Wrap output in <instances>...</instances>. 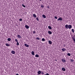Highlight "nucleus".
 Here are the masks:
<instances>
[{
	"instance_id": "1",
	"label": "nucleus",
	"mask_w": 75,
	"mask_h": 75,
	"mask_svg": "<svg viewBox=\"0 0 75 75\" xmlns=\"http://www.w3.org/2000/svg\"><path fill=\"white\" fill-rule=\"evenodd\" d=\"M57 21H61V20H62V18L61 17H59L58 19L57 20Z\"/></svg>"
},
{
	"instance_id": "2",
	"label": "nucleus",
	"mask_w": 75,
	"mask_h": 75,
	"mask_svg": "<svg viewBox=\"0 0 75 75\" xmlns=\"http://www.w3.org/2000/svg\"><path fill=\"white\" fill-rule=\"evenodd\" d=\"M68 28H69V29H71V28H72V26H71V25H69L68 26Z\"/></svg>"
},
{
	"instance_id": "3",
	"label": "nucleus",
	"mask_w": 75,
	"mask_h": 75,
	"mask_svg": "<svg viewBox=\"0 0 75 75\" xmlns=\"http://www.w3.org/2000/svg\"><path fill=\"white\" fill-rule=\"evenodd\" d=\"M25 28L26 29H28L30 27L29 26H28L27 25H25Z\"/></svg>"
},
{
	"instance_id": "4",
	"label": "nucleus",
	"mask_w": 75,
	"mask_h": 75,
	"mask_svg": "<svg viewBox=\"0 0 75 75\" xmlns=\"http://www.w3.org/2000/svg\"><path fill=\"white\" fill-rule=\"evenodd\" d=\"M73 40L74 41V43H75V36H74L72 37Z\"/></svg>"
},
{
	"instance_id": "5",
	"label": "nucleus",
	"mask_w": 75,
	"mask_h": 75,
	"mask_svg": "<svg viewBox=\"0 0 75 75\" xmlns=\"http://www.w3.org/2000/svg\"><path fill=\"white\" fill-rule=\"evenodd\" d=\"M17 37H18V38H21V37L20 35H17Z\"/></svg>"
},
{
	"instance_id": "6",
	"label": "nucleus",
	"mask_w": 75,
	"mask_h": 75,
	"mask_svg": "<svg viewBox=\"0 0 75 75\" xmlns=\"http://www.w3.org/2000/svg\"><path fill=\"white\" fill-rule=\"evenodd\" d=\"M68 25L67 24L65 25V27L67 29H68Z\"/></svg>"
},
{
	"instance_id": "7",
	"label": "nucleus",
	"mask_w": 75,
	"mask_h": 75,
	"mask_svg": "<svg viewBox=\"0 0 75 75\" xmlns=\"http://www.w3.org/2000/svg\"><path fill=\"white\" fill-rule=\"evenodd\" d=\"M6 45L7 47H9V46H10V44L8 43H6Z\"/></svg>"
},
{
	"instance_id": "8",
	"label": "nucleus",
	"mask_w": 75,
	"mask_h": 75,
	"mask_svg": "<svg viewBox=\"0 0 75 75\" xmlns=\"http://www.w3.org/2000/svg\"><path fill=\"white\" fill-rule=\"evenodd\" d=\"M25 45L26 47H29V45H28L27 44H25Z\"/></svg>"
},
{
	"instance_id": "9",
	"label": "nucleus",
	"mask_w": 75,
	"mask_h": 75,
	"mask_svg": "<svg viewBox=\"0 0 75 75\" xmlns=\"http://www.w3.org/2000/svg\"><path fill=\"white\" fill-rule=\"evenodd\" d=\"M11 53L12 54H15V51L13 50L12 51Z\"/></svg>"
},
{
	"instance_id": "10",
	"label": "nucleus",
	"mask_w": 75,
	"mask_h": 75,
	"mask_svg": "<svg viewBox=\"0 0 75 75\" xmlns=\"http://www.w3.org/2000/svg\"><path fill=\"white\" fill-rule=\"evenodd\" d=\"M62 61L63 62H66L65 60L64 59H62Z\"/></svg>"
},
{
	"instance_id": "11",
	"label": "nucleus",
	"mask_w": 75,
	"mask_h": 75,
	"mask_svg": "<svg viewBox=\"0 0 75 75\" xmlns=\"http://www.w3.org/2000/svg\"><path fill=\"white\" fill-rule=\"evenodd\" d=\"M41 72L40 71H39L38 72V74L40 75L41 74Z\"/></svg>"
},
{
	"instance_id": "12",
	"label": "nucleus",
	"mask_w": 75,
	"mask_h": 75,
	"mask_svg": "<svg viewBox=\"0 0 75 75\" xmlns=\"http://www.w3.org/2000/svg\"><path fill=\"white\" fill-rule=\"evenodd\" d=\"M33 17H35V18H36L37 16H36V15L35 14H33Z\"/></svg>"
},
{
	"instance_id": "13",
	"label": "nucleus",
	"mask_w": 75,
	"mask_h": 75,
	"mask_svg": "<svg viewBox=\"0 0 75 75\" xmlns=\"http://www.w3.org/2000/svg\"><path fill=\"white\" fill-rule=\"evenodd\" d=\"M42 17L44 18H46V16H45V15L44 14L42 15Z\"/></svg>"
},
{
	"instance_id": "14",
	"label": "nucleus",
	"mask_w": 75,
	"mask_h": 75,
	"mask_svg": "<svg viewBox=\"0 0 75 75\" xmlns=\"http://www.w3.org/2000/svg\"><path fill=\"white\" fill-rule=\"evenodd\" d=\"M62 50L63 51H64V52L65 51H66V49H65V48H63L62 49Z\"/></svg>"
},
{
	"instance_id": "15",
	"label": "nucleus",
	"mask_w": 75,
	"mask_h": 75,
	"mask_svg": "<svg viewBox=\"0 0 75 75\" xmlns=\"http://www.w3.org/2000/svg\"><path fill=\"white\" fill-rule=\"evenodd\" d=\"M62 71H66L64 67L62 68Z\"/></svg>"
},
{
	"instance_id": "16",
	"label": "nucleus",
	"mask_w": 75,
	"mask_h": 75,
	"mask_svg": "<svg viewBox=\"0 0 75 75\" xmlns=\"http://www.w3.org/2000/svg\"><path fill=\"white\" fill-rule=\"evenodd\" d=\"M48 42L50 44H52V42L50 40H49Z\"/></svg>"
},
{
	"instance_id": "17",
	"label": "nucleus",
	"mask_w": 75,
	"mask_h": 75,
	"mask_svg": "<svg viewBox=\"0 0 75 75\" xmlns=\"http://www.w3.org/2000/svg\"><path fill=\"white\" fill-rule=\"evenodd\" d=\"M48 28H49V29H50V30H51V29H52V27L50 26H48Z\"/></svg>"
},
{
	"instance_id": "18",
	"label": "nucleus",
	"mask_w": 75,
	"mask_h": 75,
	"mask_svg": "<svg viewBox=\"0 0 75 75\" xmlns=\"http://www.w3.org/2000/svg\"><path fill=\"white\" fill-rule=\"evenodd\" d=\"M48 33L49 34H52V32L51 31H48Z\"/></svg>"
},
{
	"instance_id": "19",
	"label": "nucleus",
	"mask_w": 75,
	"mask_h": 75,
	"mask_svg": "<svg viewBox=\"0 0 75 75\" xmlns=\"http://www.w3.org/2000/svg\"><path fill=\"white\" fill-rule=\"evenodd\" d=\"M39 18L38 17H36V19L37 21H39Z\"/></svg>"
},
{
	"instance_id": "20",
	"label": "nucleus",
	"mask_w": 75,
	"mask_h": 75,
	"mask_svg": "<svg viewBox=\"0 0 75 75\" xmlns=\"http://www.w3.org/2000/svg\"><path fill=\"white\" fill-rule=\"evenodd\" d=\"M31 54L33 55H34V51H32L31 52Z\"/></svg>"
},
{
	"instance_id": "21",
	"label": "nucleus",
	"mask_w": 75,
	"mask_h": 75,
	"mask_svg": "<svg viewBox=\"0 0 75 75\" xmlns=\"http://www.w3.org/2000/svg\"><path fill=\"white\" fill-rule=\"evenodd\" d=\"M7 40L8 41H11V38H8L7 39Z\"/></svg>"
},
{
	"instance_id": "22",
	"label": "nucleus",
	"mask_w": 75,
	"mask_h": 75,
	"mask_svg": "<svg viewBox=\"0 0 75 75\" xmlns=\"http://www.w3.org/2000/svg\"><path fill=\"white\" fill-rule=\"evenodd\" d=\"M35 57L38 58V57H39V55H38V54H36V55H35Z\"/></svg>"
},
{
	"instance_id": "23",
	"label": "nucleus",
	"mask_w": 75,
	"mask_h": 75,
	"mask_svg": "<svg viewBox=\"0 0 75 75\" xmlns=\"http://www.w3.org/2000/svg\"><path fill=\"white\" fill-rule=\"evenodd\" d=\"M70 61L71 62H73L74 61V60L72 59H71Z\"/></svg>"
},
{
	"instance_id": "24",
	"label": "nucleus",
	"mask_w": 75,
	"mask_h": 75,
	"mask_svg": "<svg viewBox=\"0 0 75 75\" xmlns=\"http://www.w3.org/2000/svg\"><path fill=\"white\" fill-rule=\"evenodd\" d=\"M42 41H45V39L44 38H43L42 39Z\"/></svg>"
},
{
	"instance_id": "25",
	"label": "nucleus",
	"mask_w": 75,
	"mask_h": 75,
	"mask_svg": "<svg viewBox=\"0 0 75 75\" xmlns=\"http://www.w3.org/2000/svg\"><path fill=\"white\" fill-rule=\"evenodd\" d=\"M15 41H16V42H18V40L17 39H15Z\"/></svg>"
},
{
	"instance_id": "26",
	"label": "nucleus",
	"mask_w": 75,
	"mask_h": 75,
	"mask_svg": "<svg viewBox=\"0 0 75 75\" xmlns=\"http://www.w3.org/2000/svg\"><path fill=\"white\" fill-rule=\"evenodd\" d=\"M16 42H17V43H16L17 45H19V43L18 42V41Z\"/></svg>"
},
{
	"instance_id": "27",
	"label": "nucleus",
	"mask_w": 75,
	"mask_h": 75,
	"mask_svg": "<svg viewBox=\"0 0 75 75\" xmlns=\"http://www.w3.org/2000/svg\"><path fill=\"white\" fill-rule=\"evenodd\" d=\"M71 31H72V33H74V29H72L71 30Z\"/></svg>"
},
{
	"instance_id": "28",
	"label": "nucleus",
	"mask_w": 75,
	"mask_h": 75,
	"mask_svg": "<svg viewBox=\"0 0 75 75\" xmlns=\"http://www.w3.org/2000/svg\"><path fill=\"white\" fill-rule=\"evenodd\" d=\"M67 55H68V56H71V54L69 53H68L67 54Z\"/></svg>"
},
{
	"instance_id": "29",
	"label": "nucleus",
	"mask_w": 75,
	"mask_h": 75,
	"mask_svg": "<svg viewBox=\"0 0 75 75\" xmlns=\"http://www.w3.org/2000/svg\"><path fill=\"white\" fill-rule=\"evenodd\" d=\"M36 39H37V40H40V38H36Z\"/></svg>"
},
{
	"instance_id": "30",
	"label": "nucleus",
	"mask_w": 75,
	"mask_h": 75,
	"mask_svg": "<svg viewBox=\"0 0 75 75\" xmlns=\"http://www.w3.org/2000/svg\"><path fill=\"white\" fill-rule=\"evenodd\" d=\"M41 7H42V8H43V7H44V6L43 5H42L41 6Z\"/></svg>"
},
{
	"instance_id": "31",
	"label": "nucleus",
	"mask_w": 75,
	"mask_h": 75,
	"mask_svg": "<svg viewBox=\"0 0 75 75\" xmlns=\"http://www.w3.org/2000/svg\"><path fill=\"white\" fill-rule=\"evenodd\" d=\"M41 74H42V75H44V73L43 72H41Z\"/></svg>"
},
{
	"instance_id": "32",
	"label": "nucleus",
	"mask_w": 75,
	"mask_h": 75,
	"mask_svg": "<svg viewBox=\"0 0 75 75\" xmlns=\"http://www.w3.org/2000/svg\"><path fill=\"white\" fill-rule=\"evenodd\" d=\"M22 6L23 7H25V5H24V4H22Z\"/></svg>"
},
{
	"instance_id": "33",
	"label": "nucleus",
	"mask_w": 75,
	"mask_h": 75,
	"mask_svg": "<svg viewBox=\"0 0 75 75\" xmlns=\"http://www.w3.org/2000/svg\"><path fill=\"white\" fill-rule=\"evenodd\" d=\"M33 34H35V31H34L33 32Z\"/></svg>"
},
{
	"instance_id": "34",
	"label": "nucleus",
	"mask_w": 75,
	"mask_h": 75,
	"mask_svg": "<svg viewBox=\"0 0 75 75\" xmlns=\"http://www.w3.org/2000/svg\"><path fill=\"white\" fill-rule=\"evenodd\" d=\"M54 18L56 19H57V16H54Z\"/></svg>"
},
{
	"instance_id": "35",
	"label": "nucleus",
	"mask_w": 75,
	"mask_h": 75,
	"mask_svg": "<svg viewBox=\"0 0 75 75\" xmlns=\"http://www.w3.org/2000/svg\"><path fill=\"white\" fill-rule=\"evenodd\" d=\"M19 20L21 21H22V19H19Z\"/></svg>"
},
{
	"instance_id": "36",
	"label": "nucleus",
	"mask_w": 75,
	"mask_h": 75,
	"mask_svg": "<svg viewBox=\"0 0 75 75\" xmlns=\"http://www.w3.org/2000/svg\"><path fill=\"white\" fill-rule=\"evenodd\" d=\"M46 75H49V74L47 73L46 74Z\"/></svg>"
},
{
	"instance_id": "37",
	"label": "nucleus",
	"mask_w": 75,
	"mask_h": 75,
	"mask_svg": "<svg viewBox=\"0 0 75 75\" xmlns=\"http://www.w3.org/2000/svg\"><path fill=\"white\" fill-rule=\"evenodd\" d=\"M16 75H19V74H16Z\"/></svg>"
},
{
	"instance_id": "38",
	"label": "nucleus",
	"mask_w": 75,
	"mask_h": 75,
	"mask_svg": "<svg viewBox=\"0 0 75 75\" xmlns=\"http://www.w3.org/2000/svg\"><path fill=\"white\" fill-rule=\"evenodd\" d=\"M64 47H65V45H64Z\"/></svg>"
},
{
	"instance_id": "39",
	"label": "nucleus",
	"mask_w": 75,
	"mask_h": 75,
	"mask_svg": "<svg viewBox=\"0 0 75 75\" xmlns=\"http://www.w3.org/2000/svg\"><path fill=\"white\" fill-rule=\"evenodd\" d=\"M39 1H41V0H39Z\"/></svg>"
},
{
	"instance_id": "40",
	"label": "nucleus",
	"mask_w": 75,
	"mask_h": 75,
	"mask_svg": "<svg viewBox=\"0 0 75 75\" xmlns=\"http://www.w3.org/2000/svg\"><path fill=\"white\" fill-rule=\"evenodd\" d=\"M44 75H46V74H45Z\"/></svg>"
},
{
	"instance_id": "41",
	"label": "nucleus",
	"mask_w": 75,
	"mask_h": 75,
	"mask_svg": "<svg viewBox=\"0 0 75 75\" xmlns=\"http://www.w3.org/2000/svg\"><path fill=\"white\" fill-rule=\"evenodd\" d=\"M56 61H57V60Z\"/></svg>"
}]
</instances>
